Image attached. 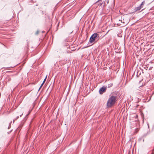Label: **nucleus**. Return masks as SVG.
Returning a JSON list of instances; mask_svg holds the SVG:
<instances>
[{
    "instance_id": "f257e3e1",
    "label": "nucleus",
    "mask_w": 154,
    "mask_h": 154,
    "mask_svg": "<svg viewBox=\"0 0 154 154\" xmlns=\"http://www.w3.org/2000/svg\"><path fill=\"white\" fill-rule=\"evenodd\" d=\"M117 98L116 96L110 95L106 103L107 107H111L115 104L117 101Z\"/></svg>"
},
{
    "instance_id": "f03ea898",
    "label": "nucleus",
    "mask_w": 154,
    "mask_h": 154,
    "mask_svg": "<svg viewBox=\"0 0 154 154\" xmlns=\"http://www.w3.org/2000/svg\"><path fill=\"white\" fill-rule=\"evenodd\" d=\"M99 35L97 33H94L90 37L89 42L93 44L96 43L99 39Z\"/></svg>"
},
{
    "instance_id": "7ed1b4c3",
    "label": "nucleus",
    "mask_w": 154,
    "mask_h": 154,
    "mask_svg": "<svg viewBox=\"0 0 154 154\" xmlns=\"http://www.w3.org/2000/svg\"><path fill=\"white\" fill-rule=\"evenodd\" d=\"M145 3V1H143L141 4L140 5V6H139L136 7L135 8V12L139 11L140 10L141 8H143V6L144 5Z\"/></svg>"
},
{
    "instance_id": "20e7f679",
    "label": "nucleus",
    "mask_w": 154,
    "mask_h": 154,
    "mask_svg": "<svg viewBox=\"0 0 154 154\" xmlns=\"http://www.w3.org/2000/svg\"><path fill=\"white\" fill-rule=\"evenodd\" d=\"M106 88L104 87H103L99 90L100 94H102L103 92L106 91Z\"/></svg>"
},
{
    "instance_id": "39448f33",
    "label": "nucleus",
    "mask_w": 154,
    "mask_h": 154,
    "mask_svg": "<svg viewBox=\"0 0 154 154\" xmlns=\"http://www.w3.org/2000/svg\"><path fill=\"white\" fill-rule=\"evenodd\" d=\"M113 86V83H110L107 85V87L109 88L112 87Z\"/></svg>"
},
{
    "instance_id": "423d86ee",
    "label": "nucleus",
    "mask_w": 154,
    "mask_h": 154,
    "mask_svg": "<svg viewBox=\"0 0 154 154\" xmlns=\"http://www.w3.org/2000/svg\"><path fill=\"white\" fill-rule=\"evenodd\" d=\"M44 84V83H42V84L41 85V86H40V88H39V90L42 87V86Z\"/></svg>"
},
{
    "instance_id": "0eeeda50",
    "label": "nucleus",
    "mask_w": 154,
    "mask_h": 154,
    "mask_svg": "<svg viewBox=\"0 0 154 154\" xmlns=\"http://www.w3.org/2000/svg\"><path fill=\"white\" fill-rule=\"evenodd\" d=\"M39 33V31H37V32L35 33V34L37 35Z\"/></svg>"
},
{
    "instance_id": "6e6552de",
    "label": "nucleus",
    "mask_w": 154,
    "mask_h": 154,
    "mask_svg": "<svg viewBox=\"0 0 154 154\" xmlns=\"http://www.w3.org/2000/svg\"><path fill=\"white\" fill-rule=\"evenodd\" d=\"M46 78H47V76H46V77H45V79H44V81L43 82V83H44L45 82V81H46Z\"/></svg>"
},
{
    "instance_id": "1a4fd4ad",
    "label": "nucleus",
    "mask_w": 154,
    "mask_h": 154,
    "mask_svg": "<svg viewBox=\"0 0 154 154\" xmlns=\"http://www.w3.org/2000/svg\"><path fill=\"white\" fill-rule=\"evenodd\" d=\"M138 128H137L135 129L136 133H137L138 131Z\"/></svg>"
},
{
    "instance_id": "9d476101",
    "label": "nucleus",
    "mask_w": 154,
    "mask_h": 154,
    "mask_svg": "<svg viewBox=\"0 0 154 154\" xmlns=\"http://www.w3.org/2000/svg\"><path fill=\"white\" fill-rule=\"evenodd\" d=\"M139 106V105H137L136 106V107H137Z\"/></svg>"
},
{
    "instance_id": "9b49d317",
    "label": "nucleus",
    "mask_w": 154,
    "mask_h": 154,
    "mask_svg": "<svg viewBox=\"0 0 154 154\" xmlns=\"http://www.w3.org/2000/svg\"><path fill=\"white\" fill-rule=\"evenodd\" d=\"M140 100H139V99H138V101H137V103H138V102H139V101H140Z\"/></svg>"
},
{
    "instance_id": "f8f14e48",
    "label": "nucleus",
    "mask_w": 154,
    "mask_h": 154,
    "mask_svg": "<svg viewBox=\"0 0 154 154\" xmlns=\"http://www.w3.org/2000/svg\"><path fill=\"white\" fill-rule=\"evenodd\" d=\"M119 20V21H122V20Z\"/></svg>"
},
{
    "instance_id": "ddd939ff",
    "label": "nucleus",
    "mask_w": 154,
    "mask_h": 154,
    "mask_svg": "<svg viewBox=\"0 0 154 154\" xmlns=\"http://www.w3.org/2000/svg\"><path fill=\"white\" fill-rule=\"evenodd\" d=\"M18 117H18H18H17V118H18Z\"/></svg>"
},
{
    "instance_id": "4468645a",
    "label": "nucleus",
    "mask_w": 154,
    "mask_h": 154,
    "mask_svg": "<svg viewBox=\"0 0 154 154\" xmlns=\"http://www.w3.org/2000/svg\"><path fill=\"white\" fill-rule=\"evenodd\" d=\"M137 115L136 116V117H137Z\"/></svg>"
},
{
    "instance_id": "2eb2a0df",
    "label": "nucleus",
    "mask_w": 154,
    "mask_h": 154,
    "mask_svg": "<svg viewBox=\"0 0 154 154\" xmlns=\"http://www.w3.org/2000/svg\"><path fill=\"white\" fill-rule=\"evenodd\" d=\"M137 115L136 116V117H137Z\"/></svg>"
}]
</instances>
